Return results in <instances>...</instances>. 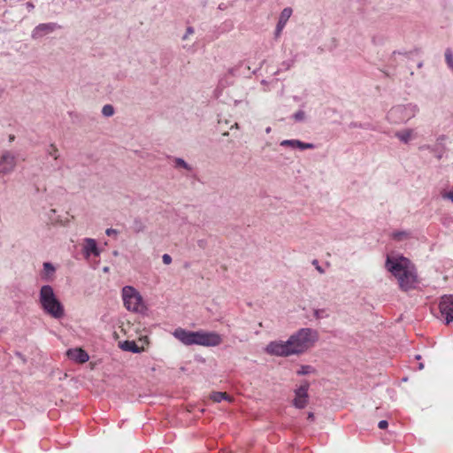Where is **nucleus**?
Instances as JSON below:
<instances>
[{"label": "nucleus", "mask_w": 453, "mask_h": 453, "mask_svg": "<svg viewBox=\"0 0 453 453\" xmlns=\"http://www.w3.org/2000/svg\"><path fill=\"white\" fill-rule=\"evenodd\" d=\"M173 335L178 340H220L219 334L213 332H190L180 327L175 329Z\"/></svg>", "instance_id": "nucleus-6"}, {"label": "nucleus", "mask_w": 453, "mask_h": 453, "mask_svg": "<svg viewBox=\"0 0 453 453\" xmlns=\"http://www.w3.org/2000/svg\"><path fill=\"white\" fill-rule=\"evenodd\" d=\"M162 261L165 265H170L172 263L173 259L169 254H164L162 256Z\"/></svg>", "instance_id": "nucleus-30"}, {"label": "nucleus", "mask_w": 453, "mask_h": 453, "mask_svg": "<svg viewBox=\"0 0 453 453\" xmlns=\"http://www.w3.org/2000/svg\"><path fill=\"white\" fill-rule=\"evenodd\" d=\"M105 234L108 236H111V235H113V234H117L118 231L116 229H113V228H108V229H106Z\"/></svg>", "instance_id": "nucleus-35"}, {"label": "nucleus", "mask_w": 453, "mask_h": 453, "mask_svg": "<svg viewBox=\"0 0 453 453\" xmlns=\"http://www.w3.org/2000/svg\"><path fill=\"white\" fill-rule=\"evenodd\" d=\"M312 264L316 266V269H317V271H318L319 273H321V274H322V273H325L324 269H323V268L319 265L318 260H316V259H315V260H313V261H312Z\"/></svg>", "instance_id": "nucleus-33"}, {"label": "nucleus", "mask_w": 453, "mask_h": 453, "mask_svg": "<svg viewBox=\"0 0 453 453\" xmlns=\"http://www.w3.org/2000/svg\"><path fill=\"white\" fill-rule=\"evenodd\" d=\"M102 114L104 117H111L114 114V108L111 104H105L102 109Z\"/></svg>", "instance_id": "nucleus-27"}, {"label": "nucleus", "mask_w": 453, "mask_h": 453, "mask_svg": "<svg viewBox=\"0 0 453 453\" xmlns=\"http://www.w3.org/2000/svg\"><path fill=\"white\" fill-rule=\"evenodd\" d=\"M386 267L397 279L402 289L409 290L415 288L417 275L409 259L403 256L388 257Z\"/></svg>", "instance_id": "nucleus-1"}, {"label": "nucleus", "mask_w": 453, "mask_h": 453, "mask_svg": "<svg viewBox=\"0 0 453 453\" xmlns=\"http://www.w3.org/2000/svg\"><path fill=\"white\" fill-rule=\"evenodd\" d=\"M318 333L312 328H301L293 334L288 340H317Z\"/></svg>", "instance_id": "nucleus-13"}, {"label": "nucleus", "mask_w": 453, "mask_h": 453, "mask_svg": "<svg viewBox=\"0 0 453 453\" xmlns=\"http://www.w3.org/2000/svg\"><path fill=\"white\" fill-rule=\"evenodd\" d=\"M82 254L86 259L91 256L99 257L101 250L97 246V242L93 238H84L82 241Z\"/></svg>", "instance_id": "nucleus-11"}, {"label": "nucleus", "mask_w": 453, "mask_h": 453, "mask_svg": "<svg viewBox=\"0 0 453 453\" xmlns=\"http://www.w3.org/2000/svg\"><path fill=\"white\" fill-rule=\"evenodd\" d=\"M18 165V155L12 150H4L0 156V175L12 173Z\"/></svg>", "instance_id": "nucleus-7"}, {"label": "nucleus", "mask_w": 453, "mask_h": 453, "mask_svg": "<svg viewBox=\"0 0 453 453\" xmlns=\"http://www.w3.org/2000/svg\"><path fill=\"white\" fill-rule=\"evenodd\" d=\"M308 418L311 419V420H313L314 419V414L312 412H309L308 413Z\"/></svg>", "instance_id": "nucleus-37"}, {"label": "nucleus", "mask_w": 453, "mask_h": 453, "mask_svg": "<svg viewBox=\"0 0 453 453\" xmlns=\"http://www.w3.org/2000/svg\"><path fill=\"white\" fill-rule=\"evenodd\" d=\"M14 139H15V136H14L13 134H10V135H9V142H13V141H14Z\"/></svg>", "instance_id": "nucleus-38"}, {"label": "nucleus", "mask_w": 453, "mask_h": 453, "mask_svg": "<svg viewBox=\"0 0 453 453\" xmlns=\"http://www.w3.org/2000/svg\"><path fill=\"white\" fill-rule=\"evenodd\" d=\"M313 315L317 319H322L328 318L329 314L326 309H316L313 311Z\"/></svg>", "instance_id": "nucleus-25"}, {"label": "nucleus", "mask_w": 453, "mask_h": 453, "mask_svg": "<svg viewBox=\"0 0 453 453\" xmlns=\"http://www.w3.org/2000/svg\"><path fill=\"white\" fill-rule=\"evenodd\" d=\"M46 153L48 156L57 160L59 157V152L55 144L51 143L46 148Z\"/></svg>", "instance_id": "nucleus-22"}, {"label": "nucleus", "mask_w": 453, "mask_h": 453, "mask_svg": "<svg viewBox=\"0 0 453 453\" xmlns=\"http://www.w3.org/2000/svg\"><path fill=\"white\" fill-rule=\"evenodd\" d=\"M293 118L296 121H303L305 118V113L303 111H298L294 114Z\"/></svg>", "instance_id": "nucleus-29"}, {"label": "nucleus", "mask_w": 453, "mask_h": 453, "mask_svg": "<svg viewBox=\"0 0 453 453\" xmlns=\"http://www.w3.org/2000/svg\"><path fill=\"white\" fill-rule=\"evenodd\" d=\"M444 199L450 200L453 203V190L442 194Z\"/></svg>", "instance_id": "nucleus-32"}, {"label": "nucleus", "mask_w": 453, "mask_h": 453, "mask_svg": "<svg viewBox=\"0 0 453 453\" xmlns=\"http://www.w3.org/2000/svg\"><path fill=\"white\" fill-rule=\"evenodd\" d=\"M183 342L187 345L196 343V344H200V345H203V346H216L220 342Z\"/></svg>", "instance_id": "nucleus-28"}, {"label": "nucleus", "mask_w": 453, "mask_h": 453, "mask_svg": "<svg viewBox=\"0 0 453 453\" xmlns=\"http://www.w3.org/2000/svg\"><path fill=\"white\" fill-rule=\"evenodd\" d=\"M445 61L448 66L453 71V52L450 49L445 50Z\"/></svg>", "instance_id": "nucleus-26"}, {"label": "nucleus", "mask_w": 453, "mask_h": 453, "mask_svg": "<svg viewBox=\"0 0 453 453\" xmlns=\"http://www.w3.org/2000/svg\"><path fill=\"white\" fill-rule=\"evenodd\" d=\"M119 347L125 351H131L133 353H140L145 349L143 346H138L136 342H119Z\"/></svg>", "instance_id": "nucleus-17"}, {"label": "nucleus", "mask_w": 453, "mask_h": 453, "mask_svg": "<svg viewBox=\"0 0 453 453\" xmlns=\"http://www.w3.org/2000/svg\"><path fill=\"white\" fill-rule=\"evenodd\" d=\"M132 227L135 233H141L145 230V225L141 219H134Z\"/></svg>", "instance_id": "nucleus-23"}, {"label": "nucleus", "mask_w": 453, "mask_h": 453, "mask_svg": "<svg viewBox=\"0 0 453 453\" xmlns=\"http://www.w3.org/2000/svg\"><path fill=\"white\" fill-rule=\"evenodd\" d=\"M66 356L70 360L78 364H84L89 358L88 354L81 348L69 349L66 351Z\"/></svg>", "instance_id": "nucleus-12"}, {"label": "nucleus", "mask_w": 453, "mask_h": 453, "mask_svg": "<svg viewBox=\"0 0 453 453\" xmlns=\"http://www.w3.org/2000/svg\"><path fill=\"white\" fill-rule=\"evenodd\" d=\"M415 358H416V359H420V358H421V356H420V355H416V356H415Z\"/></svg>", "instance_id": "nucleus-44"}, {"label": "nucleus", "mask_w": 453, "mask_h": 453, "mask_svg": "<svg viewBox=\"0 0 453 453\" xmlns=\"http://www.w3.org/2000/svg\"><path fill=\"white\" fill-rule=\"evenodd\" d=\"M312 342H270L266 347L269 354L288 357L301 354L312 346Z\"/></svg>", "instance_id": "nucleus-3"}, {"label": "nucleus", "mask_w": 453, "mask_h": 453, "mask_svg": "<svg viewBox=\"0 0 453 453\" xmlns=\"http://www.w3.org/2000/svg\"><path fill=\"white\" fill-rule=\"evenodd\" d=\"M194 34V28L192 27H188L186 30L185 35H183L182 39L186 40L190 35Z\"/></svg>", "instance_id": "nucleus-31"}, {"label": "nucleus", "mask_w": 453, "mask_h": 453, "mask_svg": "<svg viewBox=\"0 0 453 453\" xmlns=\"http://www.w3.org/2000/svg\"><path fill=\"white\" fill-rule=\"evenodd\" d=\"M265 132H266L267 134H269V133L271 132V127H267V128L265 129Z\"/></svg>", "instance_id": "nucleus-43"}, {"label": "nucleus", "mask_w": 453, "mask_h": 453, "mask_svg": "<svg viewBox=\"0 0 453 453\" xmlns=\"http://www.w3.org/2000/svg\"><path fill=\"white\" fill-rule=\"evenodd\" d=\"M26 7H27V9L28 10V12H31V11H33V10H34L35 5H34V4H33V3H31V2H27V3L26 4Z\"/></svg>", "instance_id": "nucleus-36"}, {"label": "nucleus", "mask_w": 453, "mask_h": 453, "mask_svg": "<svg viewBox=\"0 0 453 453\" xmlns=\"http://www.w3.org/2000/svg\"><path fill=\"white\" fill-rule=\"evenodd\" d=\"M397 137L402 142L408 143L413 137V129L406 128L395 133Z\"/></svg>", "instance_id": "nucleus-18"}, {"label": "nucleus", "mask_w": 453, "mask_h": 453, "mask_svg": "<svg viewBox=\"0 0 453 453\" xmlns=\"http://www.w3.org/2000/svg\"><path fill=\"white\" fill-rule=\"evenodd\" d=\"M439 308L441 319L449 324L453 321V295H445L441 298Z\"/></svg>", "instance_id": "nucleus-8"}, {"label": "nucleus", "mask_w": 453, "mask_h": 453, "mask_svg": "<svg viewBox=\"0 0 453 453\" xmlns=\"http://www.w3.org/2000/svg\"><path fill=\"white\" fill-rule=\"evenodd\" d=\"M310 384L308 381H303L300 387L295 389V398L293 405L297 409H303L308 403V390Z\"/></svg>", "instance_id": "nucleus-9"}, {"label": "nucleus", "mask_w": 453, "mask_h": 453, "mask_svg": "<svg viewBox=\"0 0 453 453\" xmlns=\"http://www.w3.org/2000/svg\"><path fill=\"white\" fill-rule=\"evenodd\" d=\"M292 15V9L289 8V7H287V8H284L280 14V18H279V21L277 23V26H276V29H275V37H279L283 30V28L285 27L288 20L289 19V18L291 17Z\"/></svg>", "instance_id": "nucleus-15"}, {"label": "nucleus", "mask_w": 453, "mask_h": 453, "mask_svg": "<svg viewBox=\"0 0 453 453\" xmlns=\"http://www.w3.org/2000/svg\"><path fill=\"white\" fill-rule=\"evenodd\" d=\"M39 304L43 312L55 319L65 316V308L50 285H43L39 291Z\"/></svg>", "instance_id": "nucleus-2"}, {"label": "nucleus", "mask_w": 453, "mask_h": 453, "mask_svg": "<svg viewBox=\"0 0 453 453\" xmlns=\"http://www.w3.org/2000/svg\"><path fill=\"white\" fill-rule=\"evenodd\" d=\"M419 107L414 103H407L394 105L387 113V119L391 124H406L416 117Z\"/></svg>", "instance_id": "nucleus-4"}, {"label": "nucleus", "mask_w": 453, "mask_h": 453, "mask_svg": "<svg viewBox=\"0 0 453 453\" xmlns=\"http://www.w3.org/2000/svg\"><path fill=\"white\" fill-rule=\"evenodd\" d=\"M350 127H360V125H358L357 123H351Z\"/></svg>", "instance_id": "nucleus-39"}, {"label": "nucleus", "mask_w": 453, "mask_h": 453, "mask_svg": "<svg viewBox=\"0 0 453 453\" xmlns=\"http://www.w3.org/2000/svg\"><path fill=\"white\" fill-rule=\"evenodd\" d=\"M173 164L175 168H182L188 172H191L193 170L192 166L180 157L173 158Z\"/></svg>", "instance_id": "nucleus-20"}, {"label": "nucleus", "mask_w": 453, "mask_h": 453, "mask_svg": "<svg viewBox=\"0 0 453 453\" xmlns=\"http://www.w3.org/2000/svg\"><path fill=\"white\" fill-rule=\"evenodd\" d=\"M61 28V27L55 22L42 23L37 25L31 33V37L35 40L40 39L54 31Z\"/></svg>", "instance_id": "nucleus-10"}, {"label": "nucleus", "mask_w": 453, "mask_h": 453, "mask_svg": "<svg viewBox=\"0 0 453 453\" xmlns=\"http://www.w3.org/2000/svg\"><path fill=\"white\" fill-rule=\"evenodd\" d=\"M56 273V267L50 262H44L42 265V271L41 272V278L45 281H51Z\"/></svg>", "instance_id": "nucleus-16"}, {"label": "nucleus", "mask_w": 453, "mask_h": 453, "mask_svg": "<svg viewBox=\"0 0 453 453\" xmlns=\"http://www.w3.org/2000/svg\"><path fill=\"white\" fill-rule=\"evenodd\" d=\"M388 421H387V420H380V421L379 422V424H378V427H379L380 429H385V428H387V427H388Z\"/></svg>", "instance_id": "nucleus-34"}, {"label": "nucleus", "mask_w": 453, "mask_h": 453, "mask_svg": "<svg viewBox=\"0 0 453 453\" xmlns=\"http://www.w3.org/2000/svg\"><path fill=\"white\" fill-rule=\"evenodd\" d=\"M423 368H424V364L423 363H419L418 370H422Z\"/></svg>", "instance_id": "nucleus-41"}, {"label": "nucleus", "mask_w": 453, "mask_h": 453, "mask_svg": "<svg viewBox=\"0 0 453 453\" xmlns=\"http://www.w3.org/2000/svg\"><path fill=\"white\" fill-rule=\"evenodd\" d=\"M211 398L215 403H220L223 400H226L228 402L232 401V397L229 396L226 392H213L211 395Z\"/></svg>", "instance_id": "nucleus-19"}, {"label": "nucleus", "mask_w": 453, "mask_h": 453, "mask_svg": "<svg viewBox=\"0 0 453 453\" xmlns=\"http://www.w3.org/2000/svg\"><path fill=\"white\" fill-rule=\"evenodd\" d=\"M280 145L281 147H290L292 149H299L301 150L314 149L316 147L313 143L303 142L296 139L283 140L280 142Z\"/></svg>", "instance_id": "nucleus-14"}, {"label": "nucleus", "mask_w": 453, "mask_h": 453, "mask_svg": "<svg viewBox=\"0 0 453 453\" xmlns=\"http://www.w3.org/2000/svg\"><path fill=\"white\" fill-rule=\"evenodd\" d=\"M315 372L314 367L311 365H302L296 372L298 375H307Z\"/></svg>", "instance_id": "nucleus-24"}, {"label": "nucleus", "mask_w": 453, "mask_h": 453, "mask_svg": "<svg viewBox=\"0 0 453 453\" xmlns=\"http://www.w3.org/2000/svg\"><path fill=\"white\" fill-rule=\"evenodd\" d=\"M411 237V233L408 231H396L392 234V238L395 241L402 242Z\"/></svg>", "instance_id": "nucleus-21"}, {"label": "nucleus", "mask_w": 453, "mask_h": 453, "mask_svg": "<svg viewBox=\"0 0 453 453\" xmlns=\"http://www.w3.org/2000/svg\"><path fill=\"white\" fill-rule=\"evenodd\" d=\"M138 340H139V341H142V340H147V337H146V336H144V337L141 336V337H139V338H138Z\"/></svg>", "instance_id": "nucleus-42"}, {"label": "nucleus", "mask_w": 453, "mask_h": 453, "mask_svg": "<svg viewBox=\"0 0 453 453\" xmlns=\"http://www.w3.org/2000/svg\"><path fill=\"white\" fill-rule=\"evenodd\" d=\"M125 308L131 312L146 315L148 307L137 289L132 286H125L121 290Z\"/></svg>", "instance_id": "nucleus-5"}, {"label": "nucleus", "mask_w": 453, "mask_h": 453, "mask_svg": "<svg viewBox=\"0 0 453 453\" xmlns=\"http://www.w3.org/2000/svg\"><path fill=\"white\" fill-rule=\"evenodd\" d=\"M110 271L109 267L108 266H105L103 268V272L104 273H108Z\"/></svg>", "instance_id": "nucleus-40"}]
</instances>
